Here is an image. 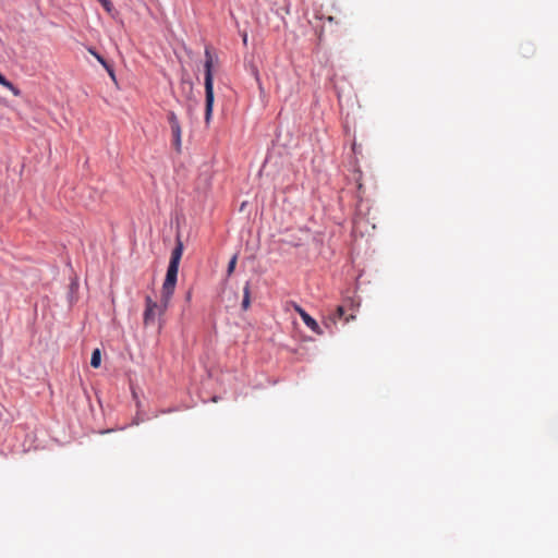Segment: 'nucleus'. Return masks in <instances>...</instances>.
Instances as JSON below:
<instances>
[{
  "instance_id": "nucleus-4",
  "label": "nucleus",
  "mask_w": 558,
  "mask_h": 558,
  "mask_svg": "<svg viewBox=\"0 0 558 558\" xmlns=\"http://www.w3.org/2000/svg\"><path fill=\"white\" fill-rule=\"evenodd\" d=\"M243 301H242V310L243 311H247L248 307H250V304H251V289H250V283L246 282L244 288H243Z\"/></svg>"
},
{
  "instance_id": "nucleus-14",
  "label": "nucleus",
  "mask_w": 558,
  "mask_h": 558,
  "mask_svg": "<svg viewBox=\"0 0 558 558\" xmlns=\"http://www.w3.org/2000/svg\"><path fill=\"white\" fill-rule=\"evenodd\" d=\"M88 51L95 57V53H97L93 48H89Z\"/></svg>"
},
{
  "instance_id": "nucleus-15",
  "label": "nucleus",
  "mask_w": 558,
  "mask_h": 558,
  "mask_svg": "<svg viewBox=\"0 0 558 558\" xmlns=\"http://www.w3.org/2000/svg\"><path fill=\"white\" fill-rule=\"evenodd\" d=\"M246 41H247V35H246V34H244V36H243V43H244V44H246Z\"/></svg>"
},
{
  "instance_id": "nucleus-9",
  "label": "nucleus",
  "mask_w": 558,
  "mask_h": 558,
  "mask_svg": "<svg viewBox=\"0 0 558 558\" xmlns=\"http://www.w3.org/2000/svg\"><path fill=\"white\" fill-rule=\"evenodd\" d=\"M168 122L170 124L171 130L175 129V128H181L179 119H178L177 114L173 111H170L168 113Z\"/></svg>"
},
{
  "instance_id": "nucleus-10",
  "label": "nucleus",
  "mask_w": 558,
  "mask_h": 558,
  "mask_svg": "<svg viewBox=\"0 0 558 558\" xmlns=\"http://www.w3.org/2000/svg\"><path fill=\"white\" fill-rule=\"evenodd\" d=\"M98 1L101 3L102 8H104V9H105L109 14H111V13L113 12L114 7H113V4L111 3V1H110V0H98Z\"/></svg>"
},
{
  "instance_id": "nucleus-8",
  "label": "nucleus",
  "mask_w": 558,
  "mask_h": 558,
  "mask_svg": "<svg viewBox=\"0 0 558 558\" xmlns=\"http://www.w3.org/2000/svg\"><path fill=\"white\" fill-rule=\"evenodd\" d=\"M345 311H344V307L343 306H338L337 310H336V316L337 318L341 319L343 318L345 323L352 320V319H355V315L354 314H350L349 316H345Z\"/></svg>"
},
{
  "instance_id": "nucleus-6",
  "label": "nucleus",
  "mask_w": 558,
  "mask_h": 558,
  "mask_svg": "<svg viewBox=\"0 0 558 558\" xmlns=\"http://www.w3.org/2000/svg\"><path fill=\"white\" fill-rule=\"evenodd\" d=\"M101 363V352L99 349H95L92 353L90 365L94 368H98Z\"/></svg>"
},
{
  "instance_id": "nucleus-7",
  "label": "nucleus",
  "mask_w": 558,
  "mask_h": 558,
  "mask_svg": "<svg viewBox=\"0 0 558 558\" xmlns=\"http://www.w3.org/2000/svg\"><path fill=\"white\" fill-rule=\"evenodd\" d=\"M95 58L107 70L108 74L114 80V72L112 66L99 53H95Z\"/></svg>"
},
{
  "instance_id": "nucleus-2",
  "label": "nucleus",
  "mask_w": 558,
  "mask_h": 558,
  "mask_svg": "<svg viewBox=\"0 0 558 558\" xmlns=\"http://www.w3.org/2000/svg\"><path fill=\"white\" fill-rule=\"evenodd\" d=\"M205 121L209 123L214 107L213 56L209 48L205 49Z\"/></svg>"
},
{
  "instance_id": "nucleus-12",
  "label": "nucleus",
  "mask_w": 558,
  "mask_h": 558,
  "mask_svg": "<svg viewBox=\"0 0 558 558\" xmlns=\"http://www.w3.org/2000/svg\"><path fill=\"white\" fill-rule=\"evenodd\" d=\"M4 87L8 88L9 90H11L14 96L21 95V90L16 86H14L11 82H10L9 86H4Z\"/></svg>"
},
{
  "instance_id": "nucleus-1",
  "label": "nucleus",
  "mask_w": 558,
  "mask_h": 558,
  "mask_svg": "<svg viewBox=\"0 0 558 558\" xmlns=\"http://www.w3.org/2000/svg\"><path fill=\"white\" fill-rule=\"evenodd\" d=\"M183 254V244L178 240L175 247L173 248L167 269L166 279L161 289V304L159 305L150 296H146L145 303L146 308L144 311V325L149 326L155 324L156 317L165 313L168 304L174 293L177 277L179 271V264Z\"/></svg>"
},
{
  "instance_id": "nucleus-3",
  "label": "nucleus",
  "mask_w": 558,
  "mask_h": 558,
  "mask_svg": "<svg viewBox=\"0 0 558 558\" xmlns=\"http://www.w3.org/2000/svg\"><path fill=\"white\" fill-rule=\"evenodd\" d=\"M295 311L299 313V315L301 316L303 323L315 333L317 335H322L323 333V330L320 329L319 325L317 324V322L311 316L308 315L301 306L296 305L295 306Z\"/></svg>"
},
{
  "instance_id": "nucleus-13",
  "label": "nucleus",
  "mask_w": 558,
  "mask_h": 558,
  "mask_svg": "<svg viewBox=\"0 0 558 558\" xmlns=\"http://www.w3.org/2000/svg\"><path fill=\"white\" fill-rule=\"evenodd\" d=\"M0 85H2V86L10 85V81H8L1 73H0Z\"/></svg>"
},
{
  "instance_id": "nucleus-11",
  "label": "nucleus",
  "mask_w": 558,
  "mask_h": 558,
  "mask_svg": "<svg viewBox=\"0 0 558 558\" xmlns=\"http://www.w3.org/2000/svg\"><path fill=\"white\" fill-rule=\"evenodd\" d=\"M236 260H238L236 255H234V256L230 259V262H229V264H228V269H227L228 276H231V275H232V272L234 271V269H235V265H236Z\"/></svg>"
},
{
  "instance_id": "nucleus-5",
  "label": "nucleus",
  "mask_w": 558,
  "mask_h": 558,
  "mask_svg": "<svg viewBox=\"0 0 558 558\" xmlns=\"http://www.w3.org/2000/svg\"><path fill=\"white\" fill-rule=\"evenodd\" d=\"M172 136H173V145L177 150H180L181 148V136H182V130L181 128H175L171 130Z\"/></svg>"
}]
</instances>
